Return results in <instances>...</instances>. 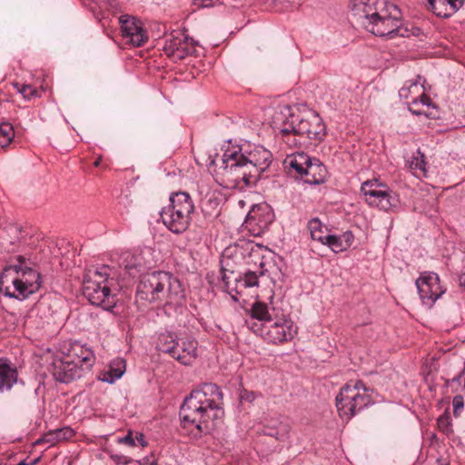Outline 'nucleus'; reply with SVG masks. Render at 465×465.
<instances>
[{
  "instance_id": "nucleus-28",
  "label": "nucleus",
  "mask_w": 465,
  "mask_h": 465,
  "mask_svg": "<svg viewBox=\"0 0 465 465\" xmlns=\"http://www.w3.org/2000/svg\"><path fill=\"white\" fill-rule=\"evenodd\" d=\"M310 161V156L304 153H296L291 156H288L284 164L285 167L289 169V172H294L298 176L303 179L307 163Z\"/></svg>"
},
{
  "instance_id": "nucleus-52",
  "label": "nucleus",
  "mask_w": 465,
  "mask_h": 465,
  "mask_svg": "<svg viewBox=\"0 0 465 465\" xmlns=\"http://www.w3.org/2000/svg\"><path fill=\"white\" fill-rule=\"evenodd\" d=\"M39 459L34 460V461L31 463V465H35L38 462Z\"/></svg>"
},
{
  "instance_id": "nucleus-19",
  "label": "nucleus",
  "mask_w": 465,
  "mask_h": 465,
  "mask_svg": "<svg viewBox=\"0 0 465 465\" xmlns=\"http://www.w3.org/2000/svg\"><path fill=\"white\" fill-rule=\"evenodd\" d=\"M54 380L63 383H69L82 377L84 372L81 367L76 366L68 358L55 359L50 370Z\"/></svg>"
},
{
  "instance_id": "nucleus-38",
  "label": "nucleus",
  "mask_w": 465,
  "mask_h": 465,
  "mask_svg": "<svg viewBox=\"0 0 465 465\" xmlns=\"http://www.w3.org/2000/svg\"><path fill=\"white\" fill-rule=\"evenodd\" d=\"M438 428L440 431H442L445 434H449L450 431V418L446 415H441L438 420H437Z\"/></svg>"
},
{
  "instance_id": "nucleus-26",
  "label": "nucleus",
  "mask_w": 465,
  "mask_h": 465,
  "mask_svg": "<svg viewBox=\"0 0 465 465\" xmlns=\"http://www.w3.org/2000/svg\"><path fill=\"white\" fill-rule=\"evenodd\" d=\"M125 369V361L122 358H115L110 362L106 370L100 372L98 380L112 384L124 375Z\"/></svg>"
},
{
  "instance_id": "nucleus-7",
  "label": "nucleus",
  "mask_w": 465,
  "mask_h": 465,
  "mask_svg": "<svg viewBox=\"0 0 465 465\" xmlns=\"http://www.w3.org/2000/svg\"><path fill=\"white\" fill-rule=\"evenodd\" d=\"M110 267L102 266L89 270L84 278L83 294L95 306L106 311L112 310L115 305L114 296L111 293L109 285Z\"/></svg>"
},
{
  "instance_id": "nucleus-24",
  "label": "nucleus",
  "mask_w": 465,
  "mask_h": 465,
  "mask_svg": "<svg viewBox=\"0 0 465 465\" xmlns=\"http://www.w3.org/2000/svg\"><path fill=\"white\" fill-rule=\"evenodd\" d=\"M275 125L279 129V137L289 147L300 148L306 143L307 141L302 135H298L294 129L288 127V120L286 118Z\"/></svg>"
},
{
  "instance_id": "nucleus-40",
  "label": "nucleus",
  "mask_w": 465,
  "mask_h": 465,
  "mask_svg": "<svg viewBox=\"0 0 465 465\" xmlns=\"http://www.w3.org/2000/svg\"><path fill=\"white\" fill-rule=\"evenodd\" d=\"M110 458L116 463V465H127L133 461V459L117 453H111Z\"/></svg>"
},
{
  "instance_id": "nucleus-36",
  "label": "nucleus",
  "mask_w": 465,
  "mask_h": 465,
  "mask_svg": "<svg viewBox=\"0 0 465 465\" xmlns=\"http://www.w3.org/2000/svg\"><path fill=\"white\" fill-rule=\"evenodd\" d=\"M425 161H424V155L418 151L417 155L413 156L412 159L410 162V167L413 171H425Z\"/></svg>"
},
{
  "instance_id": "nucleus-44",
  "label": "nucleus",
  "mask_w": 465,
  "mask_h": 465,
  "mask_svg": "<svg viewBox=\"0 0 465 465\" xmlns=\"http://www.w3.org/2000/svg\"><path fill=\"white\" fill-rule=\"evenodd\" d=\"M7 232H10L14 237L10 240V244L13 245L20 239L21 231L16 225H10L6 228Z\"/></svg>"
},
{
  "instance_id": "nucleus-23",
  "label": "nucleus",
  "mask_w": 465,
  "mask_h": 465,
  "mask_svg": "<svg viewBox=\"0 0 465 465\" xmlns=\"http://www.w3.org/2000/svg\"><path fill=\"white\" fill-rule=\"evenodd\" d=\"M327 169L317 158L310 157L306 172L303 177L305 183L310 184H320L325 182Z\"/></svg>"
},
{
  "instance_id": "nucleus-11",
  "label": "nucleus",
  "mask_w": 465,
  "mask_h": 465,
  "mask_svg": "<svg viewBox=\"0 0 465 465\" xmlns=\"http://www.w3.org/2000/svg\"><path fill=\"white\" fill-rule=\"evenodd\" d=\"M259 251H261L260 246H253L251 245L250 248H244L243 246L234 245V246H229L227 247L222 255V268H221V274H222V282H223V288L225 292H227L231 297L234 301H238V298L232 294L233 288H231L229 279L230 276L226 274V272L229 271L231 274H233V271L230 270V267H232L233 264H240L242 262V261L245 258V252H249L250 255H255Z\"/></svg>"
},
{
  "instance_id": "nucleus-42",
  "label": "nucleus",
  "mask_w": 465,
  "mask_h": 465,
  "mask_svg": "<svg viewBox=\"0 0 465 465\" xmlns=\"http://www.w3.org/2000/svg\"><path fill=\"white\" fill-rule=\"evenodd\" d=\"M438 0H427L429 8L437 15L440 17H445L447 15L446 12H443V9L440 6H438L436 5V2Z\"/></svg>"
},
{
  "instance_id": "nucleus-41",
  "label": "nucleus",
  "mask_w": 465,
  "mask_h": 465,
  "mask_svg": "<svg viewBox=\"0 0 465 465\" xmlns=\"http://www.w3.org/2000/svg\"><path fill=\"white\" fill-rule=\"evenodd\" d=\"M118 443L125 444L130 447H134L136 445L135 443V436L134 437L133 432L130 430L128 433L121 438L117 439Z\"/></svg>"
},
{
  "instance_id": "nucleus-29",
  "label": "nucleus",
  "mask_w": 465,
  "mask_h": 465,
  "mask_svg": "<svg viewBox=\"0 0 465 465\" xmlns=\"http://www.w3.org/2000/svg\"><path fill=\"white\" fill-rule=\"evenodd\" d=\"M124 266L125 271L132 276L135 277L137 274L140 276L145 273L146 265L143 263V257L141 254L127 253L124 260Z\"/></svg>"
},
{
  "instance_id": "nucleus-4",
  "label": "nucleus",
  "mask_w": 465,
  "mask_h": 465,
  "mask_svg": "<svg viewBox=\"0 0 465 465\" xmlns=\"http://www.w3.org/2000/svg\"><path fill=\"white\" fill-rule=\"evenodd\" d=\"M246 324L268 342L278 344L291 341L297 333L293 322L274 307L256 302L251 308Z\"/></svg>"
},
{
  "instance_id": "nucleus-34",
  "label": "nucleus",
  "mask_w": 465,
  "mask_h": 465,
  "mask_svg": "<svg viewBox=\"0 0 465 465\" xmlns=\"http://www.w3.org/2000/svg\"><path fill=\"white\" fill-rule=\"evenodd\" d=\"M15 138L13 125L7 122L0 123V147H7Z\"/></svg>"
},
{
  "instance_id": "nucleus-13",
  "label": "nucleus",
  "mask_w": 465,
  "mask_h": 465,
  "mask_svg": "<svg viewBox=\"0 0 465 465\" xmlns=\"http://www.w3.org/2000/svg\"><path fill=\"white\" fill-rule=\"evenodd\" d=\"M165 272L154 271L145 272L140 276V281L136 289V300L148 303H156L159 302V292L163 289L165 280L163 276Z\"/></svg>"
},
{
  "instance_id": "nucleus-1",
  "label": "nucleus",
  "mask_w": 465,
  "mask_h": 465,
  "mask_svg": "<svg viewBox=\"0 0 465 465\" xmlns=\"http://www.w3.org/2000/svg\"><path fill=\"white\" fill-rule=\"evenodd\" d=\"M351 11L356 23L380 37L393 39L420 34L419 27L402 24L398 7L385 0H351Z\"/></svg>"
},
{
  "instance_id": "nucleus-43",
  "label": "nucleus",
  "mask_w": 465,
  "mask_h": 465,
  "mask_svg": "<svg viewBox=\"0 0 465 465\" xmlns=\"http://www.w3.org/2000/svg\"><path fill=\"white\" fill-rule=\"evenodd\" d=\"M58 442L70 438L73 434V430L69 428H63L54 430Z\"/></svg>"
},
{
  "instance_id": "nucleus-17",
  "label": "nucleus",
  "mask_w": 465,
  "mask_h": 465,
  "mask_svg": "<svg viewBox=\"0 0 465 465\" xmlns=\"http://www.w3.org/2000/svg\"><path fill=\"white\" fill-rule=\"evenodd\" d=\"M420 76H417L416 80L407 81L405 84L400 89L399 95L401 99L411 100L409 104L410 111L416 115H421L424 113L421 110L414 108L419 104L430 106L431 100L424 94H420L423 86L420 83Z\"/></svg>"
},
{
  "instance_id": "nucleus-9",
  "label": "nucleus",
  "mask_w": 465,
  "mask_h": 465,
  "mask_svg": "<svg viewBox=\"0 0 465 465\" xmlns=\"http://www.w3.org/2000/svg\"><path fill=\"white\" fill-rule=\"evenodd\" d=\"M372 391L360 381H350L336 396V406L342 419L350 420L373 403Z\"/></svg>"
},
{
  "instance_id": "nucleus-35",
  "label": "nucleus",
  "mask_w": 465,
  "mask_h": 465,
  "mask_svg": "<svg viewBox=\"0 0 465 465\" xmlns=\"http://www.w3.org/2000/svg\"><path fill=\"white\" fill-rule=\"evenodd\" d=\"M15 87L17 89L18 93H20L25 99H30L34 96H36L38 94V91L30 84H19L16 83Z\"/></svg>"
},
{
  "instance_id": "nucleus-51",
  "label": "nucleus",
  "mask_w": 465,
  "mask_h": 465,
  "mask_svg": "<svg viewBox=\"0 0 465 465\" xmlns=\"http://www.w3.org/2000/svg\"><path fill=\"white\" fill-rule=\"evenodd\" d=\"M16 465H29V464L27 462H25V460H22L19 463H17Z\"/></svg>"
},
{
  "instance_id": "nucleus-3",
  "label": "nucleus",
  "mask_w": 465,
  "mask_h": 465,
  "mask_svg": "<svg viewBox=\"0 0 465 465\" xmlns=\"http://www.w3.org/2000/svg\"><path fill=\"white\" fill-rule=\"evenodd\" d=\"M223 400L221 389L214 383H205L193 391L180 408L183 427L194 426L200 432H210L215 427V420L223 415Z\"/></svg>"
},
{
  "instance_id": "nucleus-6",
  "label": "nucleus",
  "mask_w": 465,
  "mask_h": 465,
  "mask_svg": "<svg viewBox=\"0 0 465 465\" xmlns=\"http://www.w3.org/2000/svg\"><path fill=\"white\" fill-rule=\"evenodd\" d=\"M288 120V127L295 130L306 141H321L325 136V124L320 115L312 111L295 114L290 105H279L272 116L274 124Z\"/></svg>"
},
{
  "instance_id": "nucleus-27",
  "label": "nucleus",
  "mask_w": 465,
  "mask_h": 465,
  "mask_svg": "<svg viewBox=\"0 0 465 465\" xmlns=\"http://www.w3.org/2000/svg\"><path fill=\"white\" fill-rule=\"evenodd\" d=\"M354 241V235L351 231H346L341 235L329 234L324 245H328L334 252H341L348 250Z\"/></svg>"
},
{
  "instance_id": "nucleus-14",
  "label": "nucleus",
  "mask_w": 465,
  "mask_h": 465,
  "mask_svg": "<svg viewBox=\"0 0 465 465\" xmlns=\"http://www.w3.org/2000/svg\"><path fill=\"white\" fill-rule=\"evenodd\" d=\"M165 283L159 292L158 305L163 306L165 309L176 310L182 307L185 299L184 291L181 282L173 274L165 272L163 276Z\"/></svg>"
},
{
  "instance_id": "nucleus-46",
  "label": "nucleus",
  "mask_w": 465,
  "mask_h": 465,
  "mask_svg": "<svg viewBox=\"0 0 465 465\" xmlns=\"http://www.w3.org/2000/svg\"><path fill=\"white\" fill-rule=\"evenodd\" d=\"M139 465H157V460L154 458L146 457L141 460H136Z\"/></svg>"
},
{
  "instance_id": "nucleus-22",
  "label": "nucleus",
  "mask_w": 465,
  "mask_h": 465,
  "mask_svg": "<svg viewBox=\"0 0 465 465\" xmlns=\"http://www.w3.org/2000/svg\"><path fill=\"white\" fill-rule=\"evenodd\" d=\"M261 434L269 437L278 444L284 443L290 436V426L278 419H272L262 425Z\"/></svg>"
},
{
  "instance_id": "nucleus-2",
  "label": "nucleus",
  "mask_w": 465,
  "mask_h": 465,
  "mask_svg": "<svg viewBox=\"0 0 465 465\" xmlns=\"http://www.w3.org/2000/svg\"><path fill=\"white\" fill-rule=\"evenodd\" d=\"M272 153L262 145L244 150L228 148L221 160L220 174L234 186H252L272 163Z\"/></svg>"
},
{
  "instance_id": "nucleus-37",
  "label": "nucleus",
  "mask_w": 465,
  "mask_h": 465,
  "mask_svg": "<svg viewBox=\"0 0 465 465\" xmlns=\"http://www.w3.org/2000/svg\"><path fill=\"white\" fill-rule=\"evenodd\" d=\"M56 434L54 430H50L49 432L45 433L42 438L38 439L35 444L40 445L44 443H47L49 445H54L56 442H58L57 438L55 437Z\"/></svg>"
},
{
  "instance_id": "nucleus-31",
  "label": "nucleus",
  "mask_w": 465,
  "mask_h": 465,
  "mask_svg": "<svg viewBox=\"0 0 465 465\" xmlns=\"http://www.w3.org/2000/svg\"><path fill=\"white\" fill-rule=\"evenodd\" d=\"M308 230L312 240L325 244L329 233L326 232V226L318 219L313 218L308 223Z\"/></svg>"
},
{
  "instance_id": "nucleus-25",
  "label": "nucleus",
  "mask_w": 465,
  "mask_h": 465,
  "mask_svg": "<svg viewBox=\"0 0 465 465\" xmlns=\"http://www.w3.org/2000/svg\"><path fill=\"white\" fill-rule=\"evenodd\" d=\"M17 370L6 359H0V392L9 391L16 383Z\"/></svg>"
},
{
  "instance_id": "nucleus-32",
  "label": "nucleus",
  "mask_w": 465,
  "mask_h": 465,
  "mask_svg": "<svg viewBox=\"0 0 465 465\" xmlns=\"http://www.w3.org/2000/svg\"><path fill=\"white\" fill-rule=\"evenodd\" d=\"M178 337L173 332H163L158 337L157 349L164 353L174 352L172 351L176 344Z\"/></svg>"
},
{
  "instance_id": "nucleus-20",
  "label": "nucleus",
  "mask_w": 465,
  "mask_h": 465,
  "mask_svg": "<svg viewBox=\"0 0 465 465\" xmlns=\"http://www.w3.org/2000/svg\"><path fill=\"white\" fill-rule=\"evenodd\" d=\"M174 352L168 354L183 365H190L197 357V341L193 338H178L172 350Z\"/></svg>"
},
{
  "instance_id": "nucleus-33",
  "label": "nucleus",
  "mask_w": 465,
  "mask_h": 465,
  "mask_svg": "<svg viewBox=\"0 0 465 465\" xmlns=\"http://www.w3.org/2000/svg\"><path fill=\"white\" fill-rule=\"evenodd\" d=\"M263 272L262 271L259 272V275L257 274L256 272H247L244 273V276L242 278H235L234 281L237 282V286L235 288V292L236 293H239V292L237 291V289L239 287H243V288H250V287H254V286H257L258 285V279H259V276L262 275Z\"/></svg>"
},
{
  "instance_id": "nucleus-10",
  "label": "nucleus",
  "mask_w": 465,
  "mask_h": 465,
  "mask_svg": "<svg viewBox=\"0 0 465 465\" xmlns=\"http://www.w3.org/2000/svg\"><path fill=\"white\" fill-rule=\"evenodd\" d=\"M365 196V201L370 206L389 212L399 204L398 195L389 187L378 180H368L361 188Z\"/></svg>"
},
{
  "instance_id": "nucleus-15",
  "label": "nucleus",
  "mask_w": 465,
  "mask_h": 465,
  "mask_svg": "<svg viewBox=\"0 0 465 465\" xmlns=\"http://www.w3.org/2000/svg\"><path fill=\"white\" fill-rule=\"evenodd\" d=\"M274 220V213L265 203L255 204L249 211L244 224L254 236H261Z\"/></svg>"
},
{
  "instance_id": "nucleus-30",
  "label": "nucleus",
  "mask_w": 465,
  "mask_h": 465,
  "mask_svg": "<svg viewBox=\"0 0 465 465\" xmlns=\"http://www.w3.org/2000/svg\"><path fill=\"white\" fill-rule=\"evenodd\" d=\"M221 201V193L219 192L208 191L200 202L202 211L207 215H212L218 210Z\"/></svg>"
},
{
  "instance_id": "nucleus-49",
  "label": "nucleus",
  "mask_w": 465,
  "mask_h": 465,
  "mask_svg": "<svg viewBox=\"0 0 465 465\" xmlns=\"http://www.w3.org/2000/svg\"><path fill=\"white\" fill-rule=\"evenodd\" d=\"M213 0H202V5L205 7L212 5Z\"/></svg>"
},
{
  "instance_id": "nucleus-48",
  "label": "nucleus",
  "mask_w": 465,
  "mask_h": 465,
  "mask_svg": "<svg viewBox=\"0 0 465 465\" xmlns=\"http://www.w3.org/2000/svg\"><path fill=\"white\" fill-rule=\"evenodd\" d=\"M436 5H437L438 6H440L443 10L445 9V7H447V5H446V1H444V0H438V1L436 2Z\"/></svg>"
},
{
  "instance_id": "nucleus-50",
  "label": "nucleus",
  "mask_w": 465,
  "mask_h": 465,
  "mask_svg": "<svg viewBox=\"0 0 465 465\" xmlns=\"http://www.w3.org/2000/svg\"><path fill=\"white\" fill-rule=\"evenodd\" d=\"M101 161H102V158H101V157H98V158L95 160V162L94 163V166H96V167H97V166H99V165H100V163H101Z\"/></svg>"
},
{
  "instance_id": "nucleus-16",
  "label": "nucleus",
  "mask_w": 465,
  "mask_h": 465,
  "mask_svg": "<svg viewBox=\"0 0 465 465\" xmlns=\"http://www.w3.org/2000/svg\"><path fill=\"white\" fill-rule=\"evenodd\" d=\"M415 283L422 303L429 307L445 292L440 283L439 275L432 272H422Z\"/></svg>"
},
{
  "instance_id": "nucleus-12",
  "label": "nucleus",
  "mask_w": 465,
  "mask_h": 465,
  "mask_svg": "<svg viewBox=\"0 0 465 465\" xmlns=\"http://www.w3.org/2000/svg\"><path fill=\"white\" fill-rule=\"evenodd\" d=\"M196 43L183 31H173L165 38L164 54L174 63L181 61L195 51Z\"/></svg>"
},
{
  "instance_id": "nucleus-8",
  "label": "nucleus",
  "mask_w": 465,
  "mask_h": 465,
  "mask_svg": "<svg viewBox=\"0 0 465 465\" xmlns=\"http://www.w3.org/2000/svg\"><path fill=\"white\" fill-rule=\"evenodd\" d=\"M170 203L160 212L163 224L173 233L185 232L194 212L193 202L188 193L177 192L170 195Z\"/></svg>"
},
{
  "instance_id": "nucleus-39",
  "label": "nucleus",
  "mask_w": 465,
  "mask_h": 465,
  "mask_svg": "<svg viewBox=\"0 0 465 465\" xmlns=\"http://www.w3.org/2000/svg\"><path fill=\"white\" fill-rule=\"evenodd\" d=\"M464 407V401L461 395H456L453 398V412L455 416H460Z\"/></svg>"
},
{
  "instance_id": "nucleus-21",
  "label": "nucleus",
  "mask_w": 465,
  "mask_h": 465,
  "mask_svg": "<svg viewBox=\"0 0 465 465\" xmlns=\"http://www.w3.org/2000/svg\"><path fill=\"white\" fill-rule=\"evenodd\" d=\"M76 366L81 367L82 371H90L95 362V355L93 350L78 341L74 342L66 356Z\"/></svg>"
},
{
  "instance_id": "nucleus-45",
  "label": "nucleus",
  "mask_w": 465,
  "mask_h": 465,
  "mask_svg": "<svg viewBox=\"0 0 465 465\" xmlns=\"http://www.w3.org/2000/svg\"><path fill=\"white\" fill-rule=\"evenodd\" d=\"M255 398L256 396L253 391H249L245 390L241 393V400L245 401L247 402H252L255 400Z\"/></svg>"
},
{
  "instance_id": "nucleus-5",
  "label": "nucleus",
  "mask_w": 465,
  "mask_h": 465,
  "mask_svg": "<svg viewBox=\"0 0 465 465\" xmlns=\"http://www.w3.org/2000/svg\"><path fill=\"white\" fill-rule=\"evenodd\" d=\"M15 261L1 272L0 292L10 298L25 300L39 290L41 276L29 266V261L25 256L18 255Z\"/></svg>"
},
{
  "instance_id": "nucleus-18",
  "label": "nucleus",
  "mask_w": 465,
  "mask_h": 465,
  "mask_svg": "<svg viewBox=\"0 0 465 465\" xmlns=\"http://www.w3.org/2000/svg\"><path fill=\"white\" fill-rule=\"evenodd\" d=\"M122 35L129 40L134 46H142L147 40L146 31L135 17L123 15L119 17Z\"/></svg>"
},
{
  "instance_id": "nucleus-47",
  "label": "nucleus",
  "mask_w": 465,
  "mask_h": 465,
  "mask_svg": "<svg viewBox=\"0 0 465 465\" xmlns=\"http://www.w3.org/2000/svg\"><path fill=\"white\" fill-rule=\"evenodd\" d=\"M136 442L142 447L147 446V441L145 440L144 435L141 432H136L135 434V443Z\"/></svg>"
}]
</instances>
